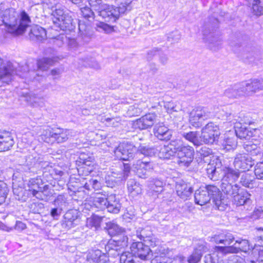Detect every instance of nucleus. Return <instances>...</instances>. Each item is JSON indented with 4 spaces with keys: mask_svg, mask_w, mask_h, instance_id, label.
Here are the masks:
<instances>
[{
    "mask_svg": "<svg viewBox=\"0 0 263 263\" xmlns=\"http://www.w3.org/2000/svg\"><path fill=\"white\" fill-rule=\"evenodd\" d=\"M37 165L36 166V172H37L39 170H40L41 169H47L49 167L51 168V166H50V163L48 161H44L43 160V158L41 157V156H40Z\"/></svg>",
    "mask_w": 263,
    "mask_h": 263,
    "instance_id": "nucleus-62",
    "label": "nucleus"
},
{
    "mask_svg": "<svg viewBox=\"0 0 263 263\" xmlns=\"http://www.w3.org/2000/svg\"><path fill=\"white\" fill-rule=\"evenodd\" d=\"M202 256L201 253L196 252L194 251L193 253L189 257L187 261L189 263H198L201 259Z\"/></svg>",
    "mask_w": 263,
    "mask_h": 263,
    "instance_id": "nucleus-64",
    "label": "nucleus"
},
{
    "mask_svg": "<svg viewBox=\"0 0 263 263\" xmlns=\"http://www.w3.org/2000/svg\"><path fill=\"white\" fill-rule=\"evenodd\" d=\"M155 137L161 141L170 140L172 136L173 132L163 123L156 124L153 128Z\"/></svg>",
    "mask_w": 263,
    "mask_h": 263,
    "instance_id": "nucleus-21",
    "label": "nucleus"
},
{
    "mask_svg": "<svg viewBox=\"0 0 263 263\" xmlns=\"http://www.w3.org/2000/svg\"><path fill=\"white\" fill-rule=\"evenodd\" d=\"M238 124L237 125H251L256 120V115L253 113L239 112L237 117Z\"/></svg>",
    "mask_w": 263,
    "mask_h": 263,
    "instance_id": "nucleus-38",
    "label": "nucleus"
},
{
    "mask_svg": "<svg viewBox=\"0 0 263 263\" xmlns=\"http://www.w3.org/2000/svg\"><path fill=\"white\" fill-rule=\"evenodd\" d=\"M260 143L256 138L251 141L245 143L243 148L246 151L253 156H257L261 153V149L260 148Z\"/></svg>",
    "mask_w": 263,
    "mask_h": 263,
    "instance_id": "nucleus-34",
    "label": "nucleus"
},
{
    "mask_svg": "<svg viewBox=\"0 0 263 263\" xmlns=\"http://www.w3.org/2000/svg\"><path fill=\"white\" fill-rule=\"evenodd\" d=\"M176 190L178 196L183 200H186L193 191L192 186L183 182H177Z\"/></svg>",
    "mask_w": 263,
    "mask_h": 263,
    "instance_id": "nucleus-28",
    "label": "nucleus"
},
{
    "mask_svg": "<svg viewBox=\"0 0 263 263\" xmlns=\"http://www.w3.org/2000/svg\"><path fill=\"white\" fill-rule=\"evenodd\" d=\"M137 157L140 155H143L146 157H153L157 152V149L156 148L148 146L140 145L137 147Z\"/></svg>",
    "mask_w": 263,
    "mask_h": 263,
    "instance_id": "nucleus-47",
    "label": "nucleus"
},
{
    "mask_svg": "<svg viewBox=\"0 0 263 263\" xmlns=\"http://www.w3.org/2000/svg\"><path fill=\"white\" fill-rule=\"evenodd\" d=\"M108 196L101 193H97L93 199V204L95 207L99 210L106 209L108 201Z\"/></svg>",
    "mask_w": 263,
    "mask_h": 263,
    "instance_id": "nucleus-39",
    "label": "nucleus"
},
{
    "mask_svg": "<svg viewBox=\"0 0 263 263\" xmlns=\"http://www.w3.org/2000/svg\"><path fill=\"white\" fill-rule=\"evenodd\" d=\"M133 252H125L120 256V263H136L137 257Z\"/></svg>",
    "mask_w": 263,
    "mask_h": 263,
    "instance_id": "nucleus-49",
    "label": "nucleus"
},
{
    "mask_svg": "<svg viewBox=\"0 0 263 263\" xmlns=\"http://www.w3.org/2000/svg\"><path fill=\"white\" fill-rule=\"evenodd\" d=\"M221 181L235 183L240 176L239 171L230 167H225L223 169V174L221 175Z\"/></svg>",
    "mask_w": 263,
    "mask_h": 263,
    "instance_id": "nucleus-27",
    "label": "nucleus"
},
{
    "mask_svg": "<svg viewBox=\"0 0 263 263\" xmlns=\"http://www.w3.org/2000/svg\"><path fill=\"white\" fill-rule=\"evenodd\" d=\"M136 235L140 240H143L145 243L154 247L159 241L154 237L149 228L138 229L136 231Z\"/></svg>",
    "mask_w": 263,
    "mask_h": 263,
    "instance_id": "nucleus-19",
    "label": "nucleus"
},
{
    "mask_svg": "<svg viewBox=\"0 0 263 263\" xmlns=\"http://www.w3.org/2000/svg\"><path fill=\"white\" fill-rule=\"evenodd\" d=\"M245 96H250L256 92L253 79L240 82Z\"/></svg>",
    "mask_w": 263,
    "mask_h": 263,
    "instance_id": "nucleus-40",
    "label": "nucleus"
},
{
    "mask_svg": "<svg viewBox=\"0 0 263 263\" xmlns=\"http://www.w3.org/2000/svg\"><path fill=\"white\" fill-rule=\"evenodd\" d=\"M235 244H238L239 247H233V248L237 249V252H229V253H237L239 251H243L244 252H247L249 250H251L252 248V246L250 245L249 241L245 239L239 238L235 241Z\"/></svg>",
    "mask_w": 263,
    "mask_h": 263,
    "instance_id": "nucleus-43",
    "label": "nucleus"
},
{
    "mask_svg": "<svg viewBox=\"0 0 263 263\" xmlns=\"http://www.w3.org/2000/svg\"><path fill=\"white\" fill-rule=\"evenodd\" d=\"M39 157L40 155L35 152L25 156L22 161L20 160V169L25 172L35 173Z\"/></svg>",
    "mask_w": 263,
    "mask_h": 263,
    "instance_id": "nucleus-16",
    "label": "nucleus"
},
{
    "mask_svg": "<svg viewBox=\"0 0 263 263\" xmlns=\"http://www.w3.org/2000/svg\"><path fill=\"white\" fill-rule=\"evenodd\" d=\"M233 164L236 170L245 172L249 171L254 165V161L248 154L238 153L235 157Z\"/></svg>",
    "mask_w": 263,
    "mask_h": 263,
    "instance_id": "nucleus-14",
    "label": "nucleus"
},
{
    "mask_svg": "<svg viewBox=\"0 0 263 263\" xmlns=\"http://www.w3.org/2000/svg\"><path fill=\"white\" fill-rule=\"evenodd\" d=\"M79 29L81 32V35L82 36L84 42L85 43H88L90 40V35L87 34L86 30V27L82 24H79Z\"/></svg>",
    "mask_w": 263,
    "mask_h": 263,
    "instance_id": "nucleus-63",
    "label": "nucleus"
},
{
    "mask_svg": "<svg viewBox=\"0 0 263 263\" xmlns=\"http://www.w3.org/2000/svg\"><path fill=\"white\" fill-rule=\"evenodd\" d=\"M224 96L230 98L235 99L244 97L243 90L240 83L235 84L228 88L224 92Z\"/></svg>",
    "mask_w": 263,
    "mask_h": 263,
    "instance_id": "nucleus-32",
    "label": "nucleus"
},
{
    "mask_svg": "<svg viewBox=\"0 0 263 263\" xmlns=\"http://www.w3.org/2000/svg\"><path fill=\"white\" fill-rule=\"evenodd\" d=\"M149 189L153 193L156 195L160 193L163 190V182L158 178L151 179L149 183Z\"/></svg>",
    "mask_w": 263,
    "mask_h": 263,
    "instance_id": "nucleus-45",
    "label": "nucleus"
},
{
    "mask_svg": "<svg viewBox=\"0 0 263 263\" xmlns=\"http://www.w3.org/2000/svg\"><path fill=\"white\" fill-rule=\"evenodd\" d=\"M14 143V141L10 132L0 130V152L10 149Z\"/></svg>",
    "mask_w": 263,
    "mask_h": 263,
    "instance_id": "nucleus-24",
    "label": "nucleus"
},
{
    "mask_svg": "<svg viewBox=\"0 0 263 263\" xmlns=\"http://www.w3.org/2000/svg\"><path fill=\"white\" fill-rule=\"evenodd\" d=\"M54 202L55 205L62 210L63 208L67 207L69 204L67 198L63 195H58Z\"/></svg>",
    "mask_w": 263,
    "mask_h": 263,
    "instance_id": "nucleus-55",
    "label": "nucleus"
},
{
    "mask_svg": "<svg viewBox=\"0 0 263 263\" xmlns=\"http://www.w3.org/2000/svg\"><path fill=\"white\" fill-rule=\"evenodd\" d=\"M81 12L82 15L85 18L89 19L94 18V12L88 7H84L81 8Z\"/></svg>",
    "mask_w": 263,
    "mask_h": 263,
    "instance_id": "nucleus-59",
    "label": "nucleus"
},
{
    "mask_svg": "<svg viewBox=\"0 0 263 263\" xmlns=\"http://www.w3.org/2000/svg\"><path fill=\"white\" fill-rule=\"evenodd\" d=\"M31 39L42 41L46 39V31L45 29L38 25L33 26L29 32Z\"/></svg>",
    "mask_w": 263,
    "mask_h": 263,
    "instance_id": "nucleus-36",
    "label": "nucleus"
},
{
    "mask_svg": "<svg viewBox=\"0 0 263 263\" xmlns=\"http://www.w3.org/2000/svg\"><path fill=\"white\" fill-rule=\"evenodd\" d=\"M175 149L178 158L177 163L180 166L188 167L192 162L195 151L194 148L187 144H183L181 142L176 143Z\"/></svg>",
    "mask_w": 263,
    "mask_h": 263,
    "instance_id": "nucleus-7",
    "label": "nucleus"
},
{
    "mask_svg": "<svg viewBox=\"0 0 263 263\" xmlns=\"http://www.w3.org/2000/svg\"><path fill=\"white\" fill-rule=\"evenodd\" d=\"M235 252H237V249L233 247H216L215 251L213 253L204 256V263H223L224 255Z\"/></svg>",
    "mask_w": 263,
    "mask_h": 263,
    "instance_id": "nucleus-10",
    "label": "nucleus"
},
{
    "mask_svg": "<svg viewBox=\"0 0 263 263\" xmlns=\"http://www.w3.org/2000/svg\"><path fill=\"white\" fill-rule=\"evenodd\" d=\"M157 116L154 114H146L137 119L134 124L136 128L140 130L145 129L152 127L156 121Z\"/></svg>",
    "mask_w": 263,
    "mask_h": 263,
    "instance_id": "nucleus-20",
    "label": "nucleus"
},
{
    "mask_svg": "<svg viewBox=\"0 0 263 263\" xmlns=\"http://www.w3.org/2000/svg\"><path fill=\"white\" fill-rule=\"evenodd\" d=\"M201 131L205 133H209L211 134H214V135L217 133V136H219L220 135L218 126L213 122L208 123L203 128H202Z\"/></svg>",
    "mask_w": 263,
    "mask_h": 263,
    "instance_id": "nucleus-51",
    "label": "nucleus"
},
{
    "mask_svg": "<svg viewBox=\"0 0 263 263\" xmlns=\"http://www.w3.org/2000/svg\"><path fill=\"white\" fill-rule=\"evenodd\" d=\"M79 167L77 171L79 175L90 176L89 174L93 169V158L85 154H81L76 161Z\"/></svg>",
    "mask_w": 263,
    "mask_h": 263,
    "instance_id": "nucleus-12",
    "label": "nucleus"
},
{
    "mask_svg": "<svg viewBox=\"0 0 263 263\" xmlns=\"http://www.w3.org/2000/svg\"><path fill=\"white\" fill-rule=\"evenodd\" d=\"M181 136L186 141L193 144L194 146L201 145L200 133L198 131L181 132Z\"/></svg>",
    "mask_w": 263,
    "mask_h": 263,
    "instance_id": "nucleus-33",
    "label": "nucleus"
},
{
    "mask_svg": "<svg viewBox=\"0 0 263 263\" xmlns=\"http://www.w3.org/2000/svg\"><path fill=\"white\" fill-rule=\"evenodd\" d=\"M234 127L236 136L241 139L256 140L261 135L260 129L256 128H248L246 125H234Z\"/></svg>",
    "mask_w": 263,
    "mask_h": 263,
    "instance_id": "nucleus-15",
    "label": "nucleus"
},
{
    "mask_svg": "<svg viewBox=\"0 0 263 263\" xmlns=\"http://www.w3.org/2000/svg\"><path fill=\"white\" fill-rule=\"evenodd\" d=\"M195 202L196 204L203 205L211 200L219 210H224L228 205L227 199L222 196L219 189L213 185H206L200 187L195 191Z\"/></svg>",
    "mask_w": 263,
    "mask_h": 263,
    "instance_id": "nucleus-2",
    "label": "nucleus"
},
{
    "mask_svg": "<svg viewBox=\"0 0 263 263\" xmlns=\"http://www.w3.org/2000/svg\"><path fill=\"white\" fill-rule=\"evenodd\" d=\"M176 143L177 141H172L169 145L162 147L158 154L159 157L163 160H171L174 158L176 155Z\"/></svg>",
    "mask_w": 263,
    "mask_h": 263,
    "instance_id": "nucleus-23",
    "label": "nucleus"
},
{
    "mask_svg": "<svg viewBox=\"0 0 263 263\" xmlns=\"http://www.w3.org/2000/svg\"><path fill=\"white\" fill-rule=\"evenodd\" d=\"M234 240V237L233 235L227 232H223L218 234H215L211 238L212 241L224 245H230Z\"/></svg>",
    "mask_w": 263,
    "mask_h": 263,
    "instance_id": "nucleus-29",
    "label": "nucleus"
},
{
    "mask_svg": "<svg viewBox=\"0 0 263 263\" xmlns=\"http://www.w3.org/2000/svg\"><path fill=\"white\" fill-rule=\"evenodd\" d=\"M233 183V182L221 181V189L222 192L227 196V200L229 197H233L239 191L240 187L237 184ZM227 201L228 202V200Z\"/></svg>",
    "mask_w": 263,
    "mask_h": 263,
    "instance_id": "nucleus-30",
    "label": "nucleus"
},
{
    "mask_svg": "<svg viewBox=\"0 0 263 263\" xmlns=\"http://www.w3.org/2000/svg\"><path fill=\"white\" fill-rule=\"evenodd\" d=\"M96 29L99 32H103L105 33H110L114 31V26L103 22L97 23Z\"/></svg>",
    "mask_w": 263,
    "mask_h": 263,
    "instance_id": "nucleus-53",
    "label": "nucleus"
},
{
    "mask_svg": "<svg viewBox=\"0 0 263 263\" xmlns=\"http://www.w3.org/2000/svg\"><path fill=\"white\" fill-rule=\"evenodd\" d=\"M69 130L61 128H46L39 136V140L47 143H61L68 138Z\"/></svg>",
    "mask_w": 263,
    "mask_h": 263,
    "instance_id": "nucleus-6",
    "label": "nucleus"
},
{
    "mask_svg": "<svg viewBox=\"0 0 263 263\" xmlns=\"http://www.w3.org/2000/svg\"><path fill=\"white\" fill-rule=\"evenodd\" d=\"M115 176H108L105 178V185L106 186L113 188L118 185V181L116 178H118L121 180H125L129 177L130 174V166L128 164L122 163L120 165V171H118L117 173L114 172Z\"/></svg>",
    "mask_w": 263,
    "mask_h": 263,
    "instance_id": "nucleus-13",
    "label": "nucleus"
},
{
    "mask_svg": "<svg viewBox=\"0 0 263 263\" xmlns=\"http://www.w3.org/2000/svg\"><path fill=\"white\" fill-rule=\"evenodd\" d=\"M252 251L254 256L258 257L261 261H263V247L255 246L252 249Z\"/></svg>",
    "mask_w": 263,
    "mask_h": 263,
    "instance_id": "nucleus-61",
    "label": "nucleus"
},
{
    "mask_svg": "<svg viewBox=\"0 0 263 263\" xmlns=\"http://www.w3.org/2000/svg\"><path fill=\"white\" fill-rule=\"evenodd\" d=\"M9 67H0V80L4 83H8L11 79Z\"/></svg>",
    "mask_w": 263,
    "mask_h": 263,
    "instance_id": "nucleus-50",
    "label": "nucleus"
},
{
    "mask_svg": "<svg viewBox=\"0 0 263 263\" xmlns=\"http://www.w3.org/2000/svg\"><path fill=\"white\" fill-rule=\"evenodd\" d=\"M259 0H254L252 4L253 12L256 15L263 14V7L259 5Z\"/></svg>",
    "mask_w": 263,
    "mask_h": 263,
    "instance_id": "nucleus-57",
    "label": "nucleus"
},
{
    "mask_svg": "<svg viewBox=\"0 0 263 263\" xmlns=\"http://www.w3.org/2000/svg\"><path fill=\"white\" fill-rule=\"evenodd\" d=\"M196 154L198 157V158L202 160L205 158L210 157V156L213 155V153L211 148L206 146H202L199 149L196 150Z\"/></svg>",
    "mask_w": 263,
    "mask_h": 263,
    "instance_id": "nucleus-52",
    "label": "nucleus"
},
{
    "mask_svg": "<svg viewBox=\"0 0 263 263\" xmlns=\"http://www.w3.org/2000/svg\"><path fill=\"white\" fill-rule=\"evenodd\" d=\"M122 207L120 199L115 194L108 196V201L106 209L109 213L118 214Z\"/></svg>",
    "mask_w": 263,
    "mask_h": 263,
    "instance_id": "nucleus-25",
    "label": "nucleus"
},
{
    "mask_svg": "<svg viewBox=\"0 0 263 263\" xmlns=\"http://www.w3.org/2000/svg\"><path fill=\"white\" fill-rule=\"evenodd\" d=\"M53 23L54 27L66 30L73 29L72 19L68 14H66L63 9L57 8L52 12Z\"/></svg>",
    "mask_w": 263,
    "mask_h": 263,
    "instance_id": "nucleus-9",
    "label": "nucleus"
},
{
    "mask_svg": "<svg viewBox=\"0 0 263 263\" xmlns=\"http://www.w3.org/2000/svg\"><path fill=\"white\" fill-rule=\"evenodd\" d=\"M79 175L78 177L70 176L68 183L66 184L68 189L72 192L71 195L77 192L83 191H99L103 186V180L100 177L95 178L91 176L83 177Z\"/></svg>",
    "mask_w": 263,
    "mask_h": 263,
    "instance_id": "nucleus-3",
    "label": "nucleus"
},
{
    "mask_svg": "<svg viewBox=\"0 0 263 263\" xmlns=\"http://www.w3.org/2000/svg\"><path fill=\"white\" fill-rule=\"evenodd\" d=\"M44 185V182L40 176L31 179L28 183V190L26 192L28 195H32V197H36V194L41 190Z\"/></svg>",
    "mask_w": 263,
    "mask_h": 263,
    "instance_id": "nucleus-26",
    "label": "nucleus"
},
{
    "mask_svg": "<svg viewBox=\"0 0 263 263\" xmlns=\"http://www.w3.org/2000/svg\"><path fill=\"white\" fill-rule=\"evenodd\" d=\"M251 195L247 191L237 193L233 196L234 203L237 206L250 205L252 203Z\"/></svg>",
    "mask_w": 263,
    "mask_h": 263,
    "instance_id": "nucleus-31",
    "label": "nucleus"
},
{
    "mask_svg": "<svg viewBox=\"0 0 263 263\" xmlns=\"http://www.w3.org/2000/svg\"><path fill=\"white\" fill-rule=\"evenodd\" d=\"M207 175L209 178L213 181H217L221 179V175L218 169L213 164H209L206 168Z\"/></svg>",
    "mask_w": 263,
    "mask_h": 263,
    "instance_id": "nucleus-48",
    "label": "nucleus"
},
{
    "mask_svg": "<svg viewBox=\"0 0 263 263\" xmlns=\"http://www.w3.org/2000/svg\"><path fill=\"white\" fill-rule=\"evenodd\" d=\"M254 174L258 179H263V162L257 163L255 167Z\"/></svg>",
    "mask_w": 263,
    "mask_h": 263,
    "instance_id": "nucleus-58",
    "label": "nucleus"
},
{
    "mask_svg": "<svg viewBox=\"0 0 263 263\" xmlns=\"http://www.w3.org/2000/svg\"><path fill=\"white\" fill-rule=\"evenodd\" d=\"M133 166L134 171L138 177L146 179L154 170L155 164L152 161H144L139 158L134 163Z\"/></svg>",
    "mask_w": 263,
    "mask_h": 263,
    "instance_id": "nucleus-11",
    "label": "nucleus"
},
{
    "mask_svg": "<svg viewBox=\"0 0 263 263\" xmlns=\"http://www.w3.org/2000/svg\"><path fill=\"white\" fill-rule=\"evenodd\" d=\"M219 136H217V134H211L210 133H205L201 131L200 133V141L201 145L203 144H212L214 142L218 141Z\"/></svg>",
    "mask_w": 263,
    "mask_h": 263,
    "instance_id": "nucleus-42",
    "label": "nucleus"
},
{
    "mask_svg": "<svg viewBox=\"0 0 263 263\" xmlns=\"http://www.w3.org/2000/svg\"><path fill=\"white\" fill-rule=\"evenodd\" d=\"M222 116V119L226 121V122L231 124V125L234 124L237 125L238 124V120L237 117L238 115H236L232 111H229L227 107L223 108L220 112Z\"/></svg>",
    "mask_w": 263,
    "mask_h": 263,
    "instance_id": "nucleus-41",
    "label": "nucleus"
},
{
    "mask_svg": "<svg viewBox=\"0 0 263 263\" xmlns=\"http://www.w3.org/2000/svg\"><path fill=\"white\" fill-rule=\"evenodd\" d=\"M241 175L240 174V178L239 183L244 187L252 189L254 187L256 184L255 182V178L252 173L242 172Z\"/></svg>",
    "mask_w": 263,
    "mask_h": 263,
    "instance_id": "nucleus-37",
    "label": "nucleus"
},
{
    "mask_svg": "<svg viewBox=\"0 0 263 263\" xmlns=\"http://www.w3.org/2000/svg\"><path fill=\"white\" fill-rule=\"evenodd\" d=\"M89 1L92 9L106 22H115L119 18L120 13H123L125 11L123 8L104 4L102 0Z\"/></svg>",
    "mask_w": 263,
    "mask_h": 263,
    "instance_id": "nucleus-4",
    "label": "nucleus"
},
{
    "mask_svg": "<svg viewBox=\"0 0 263 263\" xmlns=\"http://www.w3.org/2000/svg\"><path fill=\"white\" fill-rule=\"evenodd\" d=\"M87 260L90 263H107L108 258L100 250H96L88 254Z\"/></svg>",
    "mask_w": 263,
    "mask_h": 263,
    "instance_id": "nucleus-35",
    "label": "nucleus"
},
{
    "mask_svg": "<svg viewBox=\"0 0 263 263\" xmlns=\"http://www.w3.org/2000/svg\"><path fill=\"white\" fill-rule=\"evenodd\" d=\"M106 229L108 234L115 238L110 240L106 249L117 251L119 248H124L128 245V237L122 233L123 229L118 224L112 222L106 223Z\"/></svg>",
    "mask_w": 263,
    "mask_h": 263,
    "instance_id": "nucleus-5",
    "label": "nucleus"
},
{
    "mask_svg": "<svg viewBox=\"0 0 263 263\" xmlns=\"http://www.w3.org/2000/svg\"><path fill=\"white\" fill-rule=\"evenodd\" d=\"M1 13L0 25L4 24L6 31L14 35L23 34L31 22L30 17L25 11L19 13L14 9L10 8Z\"/></svg>",
    "mask_w": 263,
    "mask_h": 263,
    "instance_id": "nucleus-1",
    "label": "nucleus"
},
{
    "mask_svg": "<svg viewBox=\"0 0 263 263\" xmlns=\"http://www.w3.org/2000/svg\"><path fill=\"white\" fill-rule=\"evenodd\" d=\"M208 250V247L206 246V243L203 241H200L197 245L196 247L194 249V251L197 253H201V255L202 256L204 252H206Z\"/></svg>",
    "mask_w": 263,
    "mask_h": 263,
    "instance_id": "nucleus-60",
    "label": "nucleus"
},
{
    "mask_svg": "<svg viewBox=\"0 0 263 263\" xmlns=\"http://www.w3.org/2000/svg\"><path fill=\"white\" fill-rule=\"evenodd\" d=\"M8 192L9 190L6 183L0 181V205L5 201Z\"/></svg>",
    "mask_w": 263,
    "mask_h": 263,
    "instance_id": "nucleus-54",
    "label": "nucleus"
},
{
    "mask_svg": "<svg viewBox=\"0 0 263 263\" xmlns=\"http://www.w3.org/2000/svg\"><path fill=\"white\" fill-rule=\"evenodd\" d=\"M137 147L129 142L120 143L114 150L117 159L123 161H130L137 157Z\"/></svg>",
    "mask_w": 263,
    "mask_h": 263,
    "instance_id": "nucleus-8",
    "label": "nucleus"
},
{
    "mask_svg": "<svg viewBox=\"0 0 263 263\" xmlns=\"http://www.w3.org/2000/svg\"><path fill=\"white\" fill-rule=\"evenodd\" d=\"M78 217V212L76 210H70L67 211L63 216V220L61 221V225L63 228L66 230H69L76 226V222Z\"/></svg>",
    "mask_w": 263,
    "mask_h": 263,
    "instance_id": "nucleus-22",
    "label": "nucleus"
},
{
    "mask_svg": "<svg viewBox=\"0 0 263 263\" xmlns=\"http://www.w3.org/2000/svg\"><path fill=\"white\" fill-rule=\"evenodd\" d=\"M150 247L142 242H135L132 244L130 249L136 256H137L142 260H148L151 259L152 256Z\"/></svg>",
    "mask_w": 263,
    "mask_h": 263,
    "instance_id": "nucleus-17",
    "label": "nucleus"
},
{
    "mask_svg": "<svg viewBox=\"0 0 263 263\" xmlns=\"http://www.w3.org/2000/svg\"><path fill=\"white\" fill-rule=\"evenodd\" d=\"M39 192L36 194V198L42 200L47 201L52 196V191L47 184H44Z\"/></svg>",
    "mask_w": 263,
    "mask_h": 263,
    "instance_id": "nucleus-46",
    "label": "nucleus"
},
{
    "mask_svg": "<svg viewBox=\"0 0 263 263\" xmlns=\"http://www.w3.org/2000/svg\"><path fill=\"white\" fill-rule=\"evenodd\" d=\"M57 61L58 58H43L38 61L37 66H50L55 64Z\"/></svg>",
    "mask_w": 263,
    "mask_h": 263,
    "instance_id": "nucleus-56",
    "label": "nucleus"
},
{
    "mask_svg": "<svg viewBox=\"0 0 263 263\" xmlns=\"http://www.w3.org/2000/svg\"><path fill=\"white\" fill-rule=\"evenodd\" d=\"M102 219L103 217L92 215L90 217L87 218L86 226L88 228L97 230L100 227Z\"/></svg>",
    "mask_w": 263,
    "mask_h": 263,
    "instance_id": "nucleus-44",
    "label": "nucleus"
},
{
    "mask_svg": "<svg viewBox=\"0 0 263 263\" xmlns=\"http://www.w3.org/2000/svg\"><path fill=\"white\" fill-rule=\"evenodd\" d=\"M208 115L204 107H198L192 110L189 115L190 123L197 128L202 124V121L207 119Z\"/></svg>",
    "mask_w": 263,
    "mask_h": 263,
    "instance_id": "nucleus-18",
    "label": "nucleus"
}]
</instances>
